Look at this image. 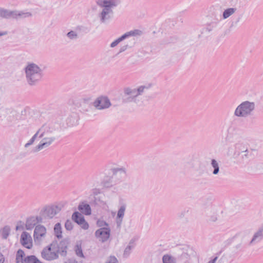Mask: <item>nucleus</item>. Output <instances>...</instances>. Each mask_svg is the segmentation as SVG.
Here are the masks:
<instances>
[{
  "mask_svg": "<svg viewBox=\"0 0 263 263\" xmlns=\"http://www.w3.org/2000/svg\"><path fill=\"white\" fill-rule=\"evenodd\" d=\"M96 3L102 8L98 16L101 23L105 24L111 19L114 15L113 9L119 6L121 2L120 0H97Z\"/></svg>",
  "mask_w": 263,
  "mask_h": 263,
  "instance_id": "nucleus-1",
  "label": "nucleus"
},
{
  "mask_svg": "<svg viewBox=\"0 0 263 263\" xmlns=\"http://www.w3.org/2000/svg\"><path fill=\"white\" fill-rule=\"evenodd\" d=\"M26 80L30 86H35L41 81L43 71L40 67L33 63H28L24 68Z\"/></svg>",
  "mask_w": 263,
  "mask_h": 263,
  "instance_id": "nucleus-2",
  "label": "nucleus"
},
{
  "mask_svg": "<svg viewBox=\"0 0 263 263\" xmlns=\"http://www.w3.org/2000/svg\"><path fill=\"white\" fill-rule=\"evenodd\" d=\"M255 108L254 102L245 101L236 107L234 111V115L237 117L247 118L252 115Z\"/></svg>",
  "mask_w": 263,
  "mask_h": 263,
  "instance_id": "nucleus-3",
  "label": "nucleus"
},
{
  "mask_svg": "<svg viewBox=\"0 0 263 263\" xmlns=\"http://www.w3.org/2000/svg\"><path fill=\"white\" fill-rule=\"evenodd\" d=\"M32 16L29 12H24L17 10H10L3 8H0V17L3 18L18 19V18H26Z\"/></svg>",
  "mask_w": 263,
  "mask_h": 263,
  "instance_id": "nucleus-4",
  "label": "nucleus"
},
{
  "mask_svg": "<svg viewBox=\"0 0 263 263\" xmlns=\"http://www.w3.org/2000/svg\"><path fill=\"white\" fill-rule=\"evenodd\" d=\"M57 241H53L49 246L45 247L41 252L42 257L47 260H52L58 258L57 252H55Z\"/></svg>",
  "mask_w": 263,
  "mask_h": 263,
  "instance_id": "nucleus-5",
  "label": "nucleus"
},
{
  "mask_svg": "<svg viewBox=\"0 0 263 263\" xmlns=\"http://www.w3.org/2000/svg\"><path fill=\"white\" fill-rule=\"evenodd\" d=\"M46 235V229L42 225H37L35 226L34 233L33 238L35 243L40 245L43 239L45 238Z\"/></svg>",
  "mask_w": 263,
  "mask_h": 263,
  "instance_id": "nucleus-6",
  "label": "nucleus"
},
{
  "mask_svg": "<svg viewBox=\"0 0 263 263\" xmlns=\"http://www.w3.org/2000/svg\"><path fill=\"white\" fill-rule=\"evenodd\" d=\"M61 211V208L57 205L46 206L42 211V215L49 218H53Z\"/></svg>",
  "mask_w": 263,
  "mask_h": 263,
  "instance_id": "nucleus-7",
  "label": "nucleus"
},
{
  "mask_svg": "<svg viewBox=\"0 0 263 263\" xmlns=\"http://www.w3.org/2000/svg\"><path fill=\"white\" fill-rule=\"evenodd\" d=\"M72 219L80 225L82 229L84 230H87L88 229V223L85 221L84 217L79 212H74L72 215Z\"/></svg>",
  "mask_w": 263,
  "mask_h": 263,
  "instance_id": "nucleus-8",
  "label": "nucleus"
},
{
  "mask_svg": "<svg viewBox=\"0 0 263 263\" xmlns=\"http://www.w3.org/2000/svg\"><path fill=\"white\" fill-rule=\"evenodd\" d=\"M110 229L109 228H101L95 232L97 238L102 242L106 241L110 236Z\"/></svg>",
  "mask_w": 263,
  "mask_h": 263,
  "instance_id": "nucleus-9",
  "label": "nucleus"
},
{
  "mask_svg": "<svg viewBox=\"0 0 263 263\" xmlns=\"http://www.w3.org/2000/svg\"><path fill=\"white\" fill-rule=\"evenodd\" d=\"M93 105L98 109H103L109 107L111 103L107 97H101L95 101Z\"/></svg>",
  "mask_w": 263,
  "mask_h": 263,
  "instance_id": "nucleus-10",
  "label": "nucleus"
},
{
  "mask_svg": "<svg viewBox=\"0 0 263 263\" xmlns=\"http://www.w3.org/2000/svg\"><path fill=\"white\" fill-rule=\"evenodd\" d=\"M263 239V223L254 233L251 239L250 245H254L260 242Z\"/></svg>",
  "mask_w": 263,
  "mask_h": 263,
  "instance_id": "nucleus-11",
  "label": "nucleus"
},
{
  "mask_svg": "<svg viewBox=\"0 0 263 263\" xmlns=\"http://www.w3.org/2000/svg\"><path fill=\"white\" fill-rule=\"evenodd\" d=\"M31 240V237L28 233L23 232L22 233L21 242L24 247L27 249H30L32 246Z\"/></svg>",
  "mask_w": 263,
  "mask_h": 263,
  "instance_id": "nucleus-12",
  "label": "nucleus"
},
{
  "mask_svg": "<svg viewBox=\"0 0 263 263\" xmlns=\"http://www.w3.org/2000/svg\"><path fill=\"white\" fill-rule=\"evenodd\" d=\"M68 242L66 240L61 241L59 243L57 242L55 251L62 256H66L67 254Z\"/></svg>",
  "mask_w": 263,
  "mask_h": 263,
  "instance_id": "nucleus-13",
  "label": "nucleus"
},
{
  "mask_svg": "<svg viewBox=\"0 0 263 263\" xmlns=\"http://www.w3.org/2000/svg\"><path fill=\"white\" fill-rule=\"evenodd\" d=\"M126 208V205L124 203H123L119 208L118 213L117 216L116 218V222L117 224L118 227H120L122 222L123 218L124 216Z\"/></svg>",
  "mask_w": 263,
  "mask_h": 263,
  "instance_id": "nucleus-14",
  "label": "nucleus"
},
{
  "mask_svg": "<svg viewBox=\"0 0 263 263\" xmlns=\"http://www.w3.org/2000/svg\"><path fill=\"white\" fill-rule=\"evenodd\" d=\"M136 92V88L133 89L130 87H125L124 89V95L126 96H129L127 98V101L128 102L133 101L138 97V95Z\"/></svg>",
  "mask_w": 263,
  "mask_h": 263,
  "instance_id": "nucleus-15",
  "label": "nucleus"
},
{
  "mask_svg": "<svg viewBox=\"0 0 263 263\" xmlns=\"http://www.w3.org/2000/svg\"><path fill=\"white\" fill-rule=\"evenodd\" d=\"M79 210L86 215L91 214V208L90 205L86 203L82 202L78 206Z\"/></svg>",
  "mask_w": 263,
  "mask_h": 263,
  "instance_id": "nucleus-16",
  "label": "nucleus"
},
{
  "mask_svg": "<svg viewBox=\"0 0 263 263\" xmlns=\"http://www.w3.org/2000/svg\"><path fill=\"white\" fill-rule=\"evenodd\" d=\"M135 240L134 239H132L129 241L128 245L125 248L124 250L123 256L126 258L128 257L131 253L132 250L135 248Z\"/></svg>",
  "mask_w": 263,
  "mask_h": 263,
  "instance_id": "nucleus-17",
  "label": "nucleus"
},
{
  "mask_svg": "<svg viewBox=\"0 0 263 263\" xmlns=\"http://www.w3.org/2000/svg\"><path fill=\"white\" fill-rule=\"evenodd\" d=\"M162 263H176L177 259L171 254H164L162 258Z\"/></svg>",
  "mask_w": 263,
  "mask_h": 263,
  "instance_id": "nucleus-18",
  "label": "nucleus"
},
{
  "mask_svg": "<svg viewBox=\"0 0 263 263\" xmlns=\"http://www.w3.org/2000/svg\"><path fill=\"white\" fill-rule=\"evenodd\" d=\"M37 224L34 216L28 218L26 222V228L28 230H32Z\"/></svg>",
  "mask_w": 263,
  "mask_h": 263,
  "instance_id": "nucleus-19",
  "label": "nucleus"
},
{
  "mask_svg": "<svg viewBox=\"0 0 263 263\" xmlns=\"http://www.w3.org/2000/svg\"><path fill=\"white\" fill-rule=\"evenodd\" d=\"M142 34V31L139 29H135L133 30H130L128 32H126L124 34V35L126 39L128 38L130 36H140Z\"/></svg>",
  "mask_w": 263,
  "mask_h": 263,
  "instance_id": "nucleus-20",
  "label": "nucleus"
},
{
  "mask_svg": "<svg viewBox=\"0 0 263 263\" xmlns=\"http://www.w3.org/2000/svg\"><path fill=\"white\" fill-rule=\"evenodd\" d=\"M74 250L76 255L80 258H85V256L84 255L81 243H77L74 248Z\"/></svg>",
  "mask_w": 263,
  "mask_h": 263,
  "instance_id": "nucleus-21",
  "label": "nucleus"
},
{
  "mask_svg": "<svg viewBox=\"0 0 263 263\" xmlns=\"http://www.w3.org/2000/svg\"><path fill=\"white\" fill-rule=\"evenodd\" d=\"M54 233L55 236L58 238H61L62 237V227L60 223L58 222L55 224L54 227Z\"/></svg>",
  "mask_w": 263,
  "mask_h": 263,
  "instance_id": "nucleus-22",
  "label": "nucleus"
},
{
  "mask_svg": "<svg viewBox=\"0 0 263 263\" xmlns=\"http://www.w3.org/2000/svg\"><path fill=\"white\" fill-rule=\"evenodd\" d=\"M236 8H230L226 9L222 14V17L223 19H226L228 18L229 16L234 14L236 11Z\"/></svg>",
  "mask_w": 263,
  "mask_h": 263,
  "instance_id": "nucleus-23",
  "label": "nucleus"
},
{
  "mask_svg": "<svg viewBox=\"0 0 263 263\" xmlns=\"http://www.w3.org/2000/svg\"><path fill=\"white\" fill-rule=\"evenodd\" d=\"M212 167L213 168V174L217 175L219 172V165L218 162L214 159H212L211 163Z\"/></svg>",
  "mask_w": 263,
  "mask_h": 263,
  "instance_id": "nucleus-24",
  "label": "nucleus"
},
{
  "mask_svg": "<svg viewBox=\"0 0 263 263\" xmlns=\"http://www.w3.org/2000/svg\"><path fill=\"white\" fill-rule=\"evenodd\" d=\"M25 256L24 252L21 250L19 249L16 253V260L17 263H24V257Z\"/></svg>",
  "mask_w": 263,
  "mask_h": 263,
  "instance_id": "nucleus-25",
  "label": "nucleus"
},
{
  "mask_svg": "<svg viewBox=\"0 0 263 263\" xmlns=\"http://www.w3.org/2000/svg\"><path fill=\"white\" fill-rule=\"evenodd\" d=\"M24 263H42V262L34 255H30L24 258Z\"/></svg>",
  "mask_w": 263,
  "mask_h": 263,
  "instance_id": "nucleus-26",
  "label": "nucleus"
},
{
  "mask_svg": "<svg viewBox=\"0 0 263 263\" xmlns=\"http://www.w3.org/2000/svg\"><path fill=\"white\" fill-rule=\"evenodd\" d=\"M48 146H49V144H47V142L42 140V141L33 148L32 151L34 153L38 152L44 147H47Z\"/></svg>",
  "mask_w": 263,
  "mask_h": 263,
  "instance_id": "nucleus-27",
  "label": "nucleus"
},
{
  "mask_svg": "<svg viewBox=\"0 0 263 263\" xmlns=\"http://www.w3.org/2000/svg\"><path fill=\"white\" fill-rule=\"evenodd\" d=\"M10 229L9 226H5L2 231V237L3 239H7L9 235Z\"/></svg>",
  "mask_w": 263,
  "mask_h": 263,
  "instance_id": "nucleus-28",
  "label": "nucleus"
},
{
  "mask_svg": "<svg viewBox=\"0 0 263 263\" xmlns=\"http://www.w3.org/2000/svg\"><path fill=\"white\" fill-rule=\"evenodd\" d=\"M125 39V37L124 34H123L122 36H121L120 37H119V38H118L117 39H116V40H115L114 42H112L111 43V44L110 45V47L114 48V47H116L119 43L123 41Z\"/></svg>",
  "mask_w": 263,
  "mask_h": 263,
  "instance_id": "nucleus-29",
  "label": "nucleus"
},
{
  "mask_svg": "<svg viewBox=\"0 0 263 263\" xmlns=\"http://www.w3.org/2000/svg\"><path fill=\"white\" fill-rule=\"evenodd\" d=\"M45 132L42 131L41 128L39 129L37 132L32 137V138L35 140L38 137L39 138H42L44 135Z\"/></svg>",
  "mask_w": 263,
  "mask_h": 263,
  "instance_id": "nucleus-30",
  "label": "nucleus"
},
{
  "mask_svg": "<svg viewBox=\"0 0 263 263\" xmlns=\"http://www.w3.org/2000/svg\"><path fill=\"white\" fill-rule=\"evenodd\" d=\"M67 36L70 40H74L77 39L78 34L74 31H70L67 33Z\"/></svg>",
  "mask_w": 263,
  "mask_h": 263,
  "instance_id": "nucleus-31",
  "label": "nucleus"
},
{
  "mask_svg": "<svg viewBox=\"0 0 263 263\" xmlns=\"http://www.w3.org/2000/svg\"><path fill=\"white\" fill-rule=\"evenodd\" d=\"M97 226L101 228H109L108 224L103 220H98L97 222Z\"/></svg>",
  "mask_w": 263,
  "mask_h": 263,
  "instance_id": "nucleus-32",
  "label": "nucleus"
},
{
  "mask_svg": "<svg viewBox=\"0 0 263 263\" xmlns=\"http://www.w3.org/2000/svg\"><path fill=\"white\" fill-rule=\"evenodd\" d=\"M65 228L67 230H71L73 229V224L72 221L70 220H67L65 223Z\"/></svg>",
  "mask_w": 263,
  "mask_h": 263,
  "instance_id": "nucleus-33",
  "label": "nucleus"
},
{
  "mask_svg": "<svg viewBox=\"0 0 263 263\" xmlns=\"http://www.w3.org/2000/svg\"><path fill=\"white\" fill-rule=\"evenodd\" d=\"M91 183H92L93 186H98L100 183H102V182L98 180L97 176H94L91 178Z\"/></svg>",
  "mask_w": 263,
  "mask_h": 263,
  "instance_id": "nucleus-34",
  "label": "nucleus"
},
{
  "mask_svg": "<svg viewBox=\"0 0 263 263\" xmlns=\"http://www.w3.org/2000/svg\"><path fill=\"white\" fill-rule=\"evenodd\" d=\"M112 171L114 174H116L119 172L123 173V174H125V172L123 168H115L112 170Z\"/></svg>",
  "mask_w": 263,
  "mask_h": 263,
  "instance_id": "nucleus-35",
  "label": "nucleus"
},
{
  "mask_svg": "<svg viewBox=\"0 0 263 263\" xmlns=\"http://www.w3.org/2000/svg\"><path fill=\"white\" fill-rule=\"evenodd\" d=\"M146 88V87L145 86H140L137 89H136L138 96L142 95L144 92V89Z\"/></svg>",
  "mask_w": 263,
  "mask_h": 263,
  "instance_id": "nucleus-36",
  "label": "nucleus"
},
{
  "mask_svg": "<svg viewBox=\"0 0 263 263\" xmlns=\"http://www.w3.org/2000/svg\"><path fill=\"white\" fill-rule=\"evenodd\" d=\"M55 140V137H49L44 138L43 139V141H45L47 143V144H49V145H50Z\"/></svg>",
  "mask_w": 263,
  "mask_h": 263,
  "instance_id": "nucleus-37",
  "label": "nucleus"
},
{
  "mask_svg": "<svg viewBox=\"0 0 263 263\" xmlns=\"http://www.w3.org/2000/svg\"><path fill=\"white\" fill-rule=\"evenodd\" d=\"M106 263H118V261L115 256H110Z\"/></svg>",
  "mask_w": 263,
  "mask_h": 263,
  "instance_id": "nucleus-38",
  "label": "nucleus"
},
{
  "mask_svg": "<svg viewBox=\"0 0 263 263\" xmlns=\"http://www.w3.org/2000/svg\"><path fill=\"white\" fill-rule=\"evenodd\" d=\"M220 254V252L217 253L216 256L215 257H214L213 259L209 260L208 263H215L216 261H217L218 256Z\"/></svg>",
  "mask_w": 263,
  "mask_h": 263,
  "instance_id": "nucleus-39",
  "label": "nucleus"
},
{
  "mask_svg": "<svg viewBox=\"0 0 263 263\" xmlns=\"http://www.w3.org/2000/svg\"><path fill=\"white\" fill-rule=\"evenodd\" d=\"M91 192H92V193L94 195H98L99 194H100L101 193V191L100 189H97V188H94L92 190H91Z\"/></svg>",
  "mask_w": 263,
  "mask_h": 263,
  "instance_id": "nucleus-40",
  "label": "nucleus"
},
{
  "mask_svg": "<svg viewBox=\"0 0 263 263\" xmlns=\"http://www.w3.org/2000/svg\"><path fill=\"white\" fill-rule=\"evenodd\" d=\"M34 140L31 138L29 141L28 142L25 144V147H28V146H29L30 145H31V144H32L33 143V142H34Z\"/></svg>",
  "mask_w": 263,
  "mask_h": 263,
  "instance_id": "nucleus-41",
  "label": "nucleus"
},
{
  "mask_svg": "<svg viewBox=\"0 0 263 263\" xmlns=\"http://www.w3.org/2000/svg\"><path fill=\"white\" fill-rule=\"evenodd\" d=\"M35 220L37 223H41L42 222L43 218L41 216H34Z\"/></svg>",
  "mask_w": 263,
  "mask_h": 263,
  "instance_id": "nucleus-42",
  "label": "nucleus"
},
{
  "mask_svg": "<svg viewBox=\"0 0 263 263\" xmlns=\"http://www.w3.org/2000/svg\"><path fill=\"white\" fill-rule=\"evenodd\" d=\"M5 261V258L4 257V255L1 253L0 254V263H4Z\"/></svg>",
  "mask_w": 263,
  "mask_h": 263,
  "instance_id": "nucleus-43",
  "label": "nucleus"
},
{
  "mask_svg": "<svg viewBox=\"0 0 263 263\" xmlns=\"http://www.w3.org/2000/svg\"><path fill=\"white\" fill-rule=\"evenodd\" d=\"M245 153H246V154L242 156V158H248V151L247 149H246L245 152Z\"/></svg>",
  "mask_w": 263,
  "mask_h": 263,
  "instance_id": "nucleus-44",
  "label": "nucleus"
},
{
  "mask_svg": "<svg viewBox=\"0 0 263 263\" xmlns=\"http://www.w3.org/2000/svg\"><path fill=\"white\" fill-rule=\"evenodd\" d=\"M127 45L122 47L120 49V52H123L127 49Z\"/></svg>",
  "mask_w": 263,
  "mask_h": 263,
  "instance_id": "nucleus-45",
  "label": "nucleus"
},
{
  "mask_svg": "<svg viewBox=\"0 0 263 263\" xmlns=\"http://www.w3.org/2000/svg\"><path fill=\"white\" fill-rule=\"evenodd\" d=\"M213 29V27H211L210 25H209L206 28V30L208 31L209 32L211 31Z\"/></svg>",
  "mask_w": 263,
  "mask_h": 263,
  "instance_id": "nucleus-46",
  "label": "nucleus"
},
{
  "mask_svg": "<svg viewBox=\"0 0 263 263\" xmlns=\"http://www.w3.org/2000/svg\"><path fill=\"white\" fill-rule=\"evenodd\" d=\"M6 34H7V31H2V32L0 31V36L5 35Z\"/></svg>",
  "mask_w": 263,
  "mask_h": 263,
  "instance_id": "nucleus-47",
  "label": "nucleus"
},
{
  "mask_svg": "<svg viewBox=\"0 0 263 263\" xmlns=\"http://www.w3.org/2000/svg\"><path fill=\"white\" fill-rule=\"evenodd\" d=\"M105 187H109L110 186L109 184H107L106 183H104L103 185Z\"/></svg>",
  "mask_w": 263,
  "mask_h": 263,
  "instance_id": "nucleus-48",
  "label": "nucleus"
},
{
  "mask_svg": "<svg viewBox=\"0 0 263 263\" xmlns=\"http://www.w3.org/2000/svg\"><path fill=\"white\" fill-rule=\"evenodd\" d=\"M19 229H20V227H19L18 226H17L16 227V230H18Z\"/></svg>",
  "mask_w": 263,
  "mask_h": 263,
  "instance_id": "nucleus-49",
  "label": "nucleus"
},
{
  "mask_svg": "<svg viewBox=\"0 0 263 263\" xmlns=\"http://www.w3.org/2000/svg\"><path fill=\"white\" fill-rule=\"evenodd\" d=\"M186 254H185V253H182V254H181V256H186Z\"/></svg>",
  "mask_w": 263,
  "mask_h": 263,
  "instance_id": "nucleus-50",
  "label": "nucleus"
},
{
  "mask_svg": "<svg viewBox=\"0 0 263 263\" xmlns=\"http://www.w3.org/2000/svg\"><path fill=\"white\" fill-rule=\"evenodd\" d=\"M216 218L214 217V218H213L212 220L214 221L216 220Z\"/></svg>",
  "mask_w": 263,
  "mask_h": 263,
  "instance_id": "nucleus-51",
  "label": "nucleus"
}]
</instances>
